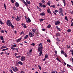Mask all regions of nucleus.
Masks as SVG:
<instances>
[{
	"instance_id": "obj_1",
	"label": "nucleus",
	"mask_w": 73,
	"mask_h": 73,
	"mask_svg": "<svg viewBox=\"0 0 73 73\" xmlns=\"http://www.w3.org/2000/svg\"><path fill=\"white\" fill-rule=\"evenodd\" d=\"M7 24L8 25V26H10V25H11L12 23H11V21L9 20H8L7 21Z\"/></svg>"
},
{
	"instance_id": "obj_2",
	"label": "nucleus",
	"mask_w": 73,
	"mask_h": 73,
	"mask_svg": "<svg viewBox=\"0 0 73 73\" xmlns=\"http://www.w3.org/2000/svg\"><path fill=\"white\" fill-rule=\"evenodd\" d=\"M42 48H43V47H42V46L38 47V52L42 51Z\"/></svg>"
},
{
	"instance_id": "obj_3",
	"label": "nucleus",
	"mask_w": 73,
	"mask_h": 73,
	"mask_svg": "<svg viewBox=\"0 0 73 73\" xmlns=\"http://www.w3.org/2000/svg\"><path fill=\"white\" fill-rule=\"evenodd\" d=\"M17 18H15V19H16V20H17V21H19L20 20L21 18L20 17H19L18 16H17Z\"/></svg>"
},
{
	"instance_id": "obj_4",
	"label": "nucleus",
	"mask_w": 73,
	"mask_h": 73,
	"mask_svg": "<svg viewBox=\"0 0 73 73\" xmlns=\"http://www.w3.org/2000/svg\"><path fill=\"white\" fill-rule=\"evenodd\" d=\"M25 57H24L23 56H22L21 59V60L22 61H25Z\"/></svg>"
},
{
	"instance_id": "obj_5",
	"label": "nucleus",
	"mask_w": 73,
	"mask_h": 73,
	"mask_svg": "<svg viewBox=\"0 0 73 73\" xmlns=\"http://www.w3.org/2000/svg\"><path fill=\"white\" fill-rule=\"evenodd\" d=\"M47 12L48 13H50V14H52L51 11H50V9L48 8L47 9Z\"/></svg>"
},
{
	"instance_id": "obj_6",
	"label": "nucleus",
	"mask_w": 73,
	"mask_h": 73,
	"mask_svg": "<svg viewBox=\"0 0 73 73\" xmlns=\"http://www.w3.org/2000/svg\"><path fill=\"white\" fill-rule=\"evenodd\" d=\"M60 23V21H56L55 23V25H58V24H59Z\"/></svg>"
},
{
	"instance_id": "obj_7",
	"label": "nucleus",
	"mask_w": 73,
	"mask_h": 73,
	"mask_svg": "<svg viewBox=\"0 0 73 73\" xmlns=\"http://www.w3.org/2000/svg\"><path fill=\"white\" fill-rule=\"evenodd\" d=\"M15 5L16 7H18L19 6V4L17 2H16L15 4Z\"/></svg>"
},
{
	"instance_id": "obj_8",
	"label": "nucleus",
	"mask_w": 73,
	"mask_h": 73,
	"mask_svg": "<svg viewBox=\"0 0 73 73\" xmlns=\"http://www.w3.org/2000/svg\"><path fill=\"white\" fill-rule=\"evenodd\" d=\"M22 2L23 3H24L25 4V5H26V6H28V5L27 4V3L25 1L23 0L22 1Z\"/></svg>"
},
{
	"instance_id": "obj_9",
	"label": "nucleus",
	"mask_w": 73,
	"mask_h": 73,
	"mask_svg": "<svg viewBox=\"0 0 73 73\" xmlns=\"http://www.w3.org/2000/svg\"><path fill=\"white\" fill-rule=\"evenodd\" d=\"M47 5H49V6H50V1H49L48 2Z\"/></svg>"
},
{
	"instance_id": "obj_10",
	"label": "nucleus",
	"mask_w": 73,
	"mask_h": 73,
	"mask_svg": "<svg viewBox=\"0 0 73 73\" xmlns=\"http://www.w3.org/2000/svg\"><path fill=\"white\" fill-rule=\"evenodd\" d=\"M0 39L1 40H4V38H3V36H0Z\"/></svg>"
},
{
	"instance_id": "obj_11",
	"label": "nucleus",
	"mask_w": 73,
	"mask_h": 73,
	"mask_svg": "<svg viewBox=\"0 0 73 73\" xmlns=\"http://www.w3.org/2000/svg\"><path fill=\"white\" fill-rule=\"evenodd\" d=\"M40 53H39V56H41V55L42 54V51H40Z\"/></svg>"
},
{
	"instance_id": "obj_12",
	"label": "nucleus",
	"mask_w": 73,
	"mask_h": 73,
	"mask_svg": "<svg viewBox=\"0 0 73 73\" xmlns=\"http://www.w3.org/2000/svg\"><path fill=\"white\" fill-rule=\"evenodd\" d=\"M6 46H3L1 47V49H3L4 48H5Z\"/></svg>"
},
{
	"instance_id": "obj_13",
	"label": "nucleus",
	"mask_w": 73,
	"mask_h": 73,
	"mask_svg": "<svg viewBox=\"0 0 73 73\" xmlns=\"http://www.w3.org/2000/svg\"><path fill=\"white\" fill-rule=\"evenodd\" d=\"M62 1L63 2L64 4V6L66 5V3H65V0H62Z\"/></svg>"
},
{
	"instance_id": "obj_14",
	"label": "nucleus",
	"mask_w": 73,
	"mask_h": 73,
	"mask_svg": "<svg viewBox=\"0 0 73 73\" xmlns=\"http://www.w3.org/2000/svg\"><path fill=\"white\" fill-rule=\"evenodd\" d=\"M41 16H45V13H40Z\"/></svg>"
},
{
	"instance_id": "obj_15",
	"label": "nucleus",
	"mask_w": 73,
	"mask_h": 73,
	"mask_svg": "<svg viewBox=\"0 0 73 73\" xmlns=\"http://www.w3.org/2000/svg\"><path fill=\"white\" fill-rule=\"evenodd\" d=\"M19 64H21V65H23V63L19 61L18 62Z\"/></svg>"
},
{
	"instance_id": "obj_16",
	"label": "nucleus",
	"mask_w": 73,
	"mask_h": 73,
	"mask_svg": "<svg viewBox=\"0 0 73 73\" xmlns=\"http://www.w3.org/2000/svg\"><path fill=\"white\" fill-rule=\"evenodd\" d=\"M56 29H57L59 31H61V29H60L58 28V26H56Z\"/></svg>"
},
{
	"instance_id": "obj_17",
	"label": "nucleus",
	"mask_w": 73,
	"mask_h": 73,
	"mask_svg": "<svg viewBox=\"0 0 73 73\" xmlns=\"http://www.w3.org/2000/svg\"><path fill=\"white\" fill-rule=\"evenodd\" d=\"M59 10L60 11V13H61V12H62V11H63V10L62 9V8H60L59 9Z\"/></svg>"
},
{
	"instance_id": "obj_18",
	"label": "nucleus",
	"mask_w": 73,
	"mask_h": 73,
	"mask_svg": "<svg viewBox=\"0 0 73 73\" xmlns=\"http://www.w3.org/2000/svg\"><path fill=\"white\" fill-rule=\"evenodd\" d=\"M27 20L29 21V23H30V22H31V19H29V18L28 17L27 18Z\"/></svg>"
},
{
	"instance_id": "obj_19",
	"label": "nucleus",
	"mask_w": 73,
	"mask_h": 73,
	"mask_svg": "<svg viewBox=\"0 0 73 73\" xmlns=\"http://www.w3.org/2000/svg\"><path fill=\"white\" fill-rule=\"evenodd\" d=\"M56 59L57 60H58V61H59V62H61V60H60V59H59L57 57V58H56Z\"/></svg>"
},
{
	"instance_id": "obj_20",
	"label": "nucleus",
	"mask_w": 73,
	"mask_h": 73,
	"mask_svg": "<svg viewBox=\"0 0 73 73\" xmlns=\"http://www.w3.org/2000/svg\"><path fill=\"white\" fill-rule=\"evenodd\" d=\"M21 38H20L19 39H18L17 40V42H19L20 41H21Z\"/></svg>"
},
{
	"instance_id": "obj_21",
	"label": "nucleus",
	"mask_w": 73,
	"mask_h": 73,
	"mask_svg": "<svg viewBox=\"0 0 73 73\" xmlns=\"http://www.w3.org/2000/svg\"><path fill=\"white\" fill-rule=\"evenodd\" d=\"M28 35H26L25 36V39H27V38H28Z\"/></svg>"
},
{
	"instance_id": "obj_22",
	"label": "nucleus",
	"mask_w": 73,
	"mask_h": 73,
	"mask_svg": "<svg viewBox=\"0 0 73 73\" xmlns=\"http://www.w3.org/2000/svg\"><path fill=\"white\" fill-rule=\"evenodd\" d=\"M48 54H46V55H45V58H48Z\"/></svg>"
},
{
	"instance_id": "obj_23",
	"label": "nucleus",
	"mask_w": 73,
	"mask_h": 73,
	"mask_svg": "<svg viewBox=\"0 0 73 73\" xmlns=\"http://www.w3.org/2000/svg\"><path fill=\"white\" fill-rule=\"evenodd\" d=\"M15 70H17V71H19V69H18V68H17L16 67H15Z\"/></svg>"
},
{
	"instance_id": "obj_24",
	"label": "nucleus",
	"mask_w": 73,
	"mask_h": 73,
	"mask_svg": "<svg viewBox=\"0 0 73 73\" xmlns=\"http://www.w3.org/2000/svg\"><path fill=\"white\" fill-rule=\"evenodd\" d=\"M32 31H33V32H34V33H36V31H35V29H32Z\"/></svg>"
},
{
	"instance_id": "obj_25",
	"label": "nucleus",
	"mask_w": 73,
	"mask_h": 73,
	"mask_svg": "<svg viewBox=\"0 0 73 73\" xmlns=\"http://www.w3.org/2000/svg\"><path fill=\"white\" fill-rule=\"evenodd\" d=\"M47 28H50L51 27V25H49L47 27Z\"/></svg>"
},
{
	"instance_id": "obj_26",
	"label": "nucleus",
	"mask_w": 73,
	"mask_h": 73,
	"mask_svg": "<svg viewBox=\"0 0 73 73\" xmlns=\"http://www.w3.org/2000/svg\"><path fill=\"white\" fill-rule=\"evenodd\" d=\"M65 20H66L67 21H68V17H65Z\"/></svg>"
},
{
	"instance_id": "obj_27",
	"label": "nucleus",
	"mask_w": 73,
	"mask_h": 73,
	"mask_svg": "<svg viewBox=\"0 0 73 73\" xmlns=\"http://www.w3.org/2000/svg\"><path fill=\"white\" fill-rule=\"evenodd\" d=\"M10 26H11V28H14V26L12 24H11V25H10Z\"/></svg>"
},
{
	"instance_id": "obj_28",
	"label": "nucleus",
	"mask_w": 73,
	"mask_h": 73,
	"mask_svg": "<svg viewBox=\"0 0 73 73\" xmlns=\"http://www.w3.org/2000/svg\"><path fill=\"white\" fill-rule=\"evenodd\" d=\"M39 4L40 5L39 6V7H42V3H40Z\"/></svg>"
},
{
	"instance_id": "obj_29",
	"label": "nucleus",
	"mask_w": 73,
	"mask_h": 73,
	"mask_svg": "<svg viewBox=\"0 0 73 73\" xmlns=\"http://www.w3.org/2000/svg\"><path fill=\"white\" fill-rule=\"evenodd\" d=\"M11 49H12V50H15V48H14L13 47H11Z\"/></svg>"
},
{
	"instance_id": "obj_30",
	"label": "nucleus",
	"mask_w": 73,
	"mask_h": 73,
	"mask_svg": "<svg viewBox=\"0 0 73 73\" xmlns=\"http://www.w3.org/2000/svg\"><path fill=\"white\" fill-rule=\"evenodd\" d=\"M50 7H52V8H55V5H52L50 6Z\"/></svg>"
},
{
	"instance_id": "obj_31",
	"label": "nucleus",
	"mask_w": 73,
	"mask_h": 73,
	"mask_svg": "<svg viewBox=\"0 0 73 73\" xmlns=\"http://www.w3.org/2000/svg\"><path fill=\"white\" fill-rule=\"evenodd\" d=\"M23 27H24L25 28H27V26H26V25H25V24H24Z\"/></svg>"
},
{
	"instance_id": "obj_32",
	"label": "nucleus",
	"mask_w": 73,
	"mask_h": 73,
	"mask_svg": "<svg viewBox=\"0 0 73 73\" xmlns=\"http://www.w3.org/2000/svg\"><path fill=\"white\" fill-rule=\"evenodd\" d=\"M12 46H13V47L15 48V47H16V46H17V45H16V44H14L12 45Z\"/></svg>"
},
{
	"instance_id": "obj_33",
	"label": "nucleus",
	"mask_w": 73,
	"mask_h": 73,
	"mask_svg": "<svg viewBox=\"0 0 73 73\" xmlns=\"http://www.w3.org/2000/svg\"><path fill=\"white\" fill-rule=\"evenodd\" d=\"M61 54H64V51L62 50L61 51Z\"/></svg>"
},
{
	"instance_id": "obj_34",
	"label": "nucleus",
	"mask_w": 73,
	"mask_h": 73,
	"mask_svg": "<svg viewBox=\"0 0 73 73\" xmlns=\"http://www.w3.org/2000/svg\"><path fill=\"white\" fill-rule=\"evenodd\" d=\"M21 57V56L19 55V56H16V58H20V57Z\"/></svg>"
},
{
	"instance_id": "obj_35",
	"label": "nucleus",
	"mask_w": 73,
	"mask_h": 73,
	"mask_svg": "<svg viewBox=\"0 0 73 73\" xmlns=\"http://www.w3.org/2000/svg\"><path fill=\"white\" fill-rule=\"evenodd\" d=\"M31 35L30 36V37H33V36H34V35H33L32 33H31Z\"/></svg>"
},
{
	"instance_id": "obj_36",
	"label": "nucleus",
	"mask_w": 73,
	"mask_h": 73,
	"mask_svg": "<svg viewBox=\"0 0 73 73\" xmlns=\"http://www.w3.org/2000/svg\"><path fill=\"white\" fill-rule=\"evenodd\" d=\"M31 45H33V46H35V44L34 43H33L32 44H31Z\"/></svg>"
},
{
	"instance_id": "obj_37",
	"label": "nucleus",
	"mask_w": 73,
	"mask_h": 73,
	"mask_svg": "<svg viewBox=\"0 0 73 73\" xmlns=\"http://www.w3.org/2000/svg\"><path fill=\"white\" fill-rule=\"evenodd\" d=\"M56 36H60V34L59 33H56Z\"/></svg>"
},
{
	"instance_id": "obj_38",
	"label": "nucleus",
	"mask_w": 73,
	"mask_h": 73,
	"mask_svg": "<svg viewBox=\"0 0 73 73\" xmlns=\"http://www.w3.org/2000/svg\"><path fill=\"white\" fill-rule=\"evenodd\" d=\"M4 7L5 9H7V8H6V5H5V3H4Z\"/></svg>"
},
{
	"instance_id": "obj_39",
	"label": "nucleus",
	"mask_w": 73,
	"mask_h": 73,
	"mask_svg": "<svg viewBox=\"0 0 73 73\" xmlns=\"http://www.w3.org/2000/svg\"><path fill=\"white\" fill-rule=\"evenodd\" d=\"M5 54H7V55H9V53L6 52H5Z\"/></svg>"
},
{
	"instance_id": "obj_40",
	"label": "nucleus",
	"mask_w": 73,
	"mask_h": 73,
	"mask_svg": "<svg viewBox=\"0 0 73 73\" xmlns=\"http://www.w3.org/2000/svg\"><path fill=\"white\" fill-rule=\"evenodd\" d=\"M39 46H41L42 45V43H40L39 44Z\"/></svg>"
},
{
	"instance_id": "obj_41",
	"label": "nucleus",
	"mask_w": 73,
	"mask_h": 73,
	"mask_svg": "<svg viewBox=\"0 0 73 73\" xmlns=\"http://www.w3.org/2000/svg\"><path fill=\"white\" fill-rule=\"evenodd\" d=\"M67 32H71V30L70 29H69L67 30Z\"/></svg>"
},
{
	"instance_id": "obj_42",
	"label": "nucleus",
	"mask_w": 73,
	"mask_h": 73,
	"mask_svg": "<svg viewBox=\"0 0 73 73\" xmlns=\"http://www.w3.org/2000/svg\"><path fill=\"white\" fill-rule=\"evenodd\" d=\"M55 12H56V13H57V12H59V13H60V12H58V11L57 10H55Z\"/></svg>"
},
{
	"instance_id": "obj_43",
	"label": "nucleus",
	"mask_w": 73,
	"mask_h": 73,
	"mask_svg": "<svg viewBox=\"0 0 73 73\" xmlns=\"http://www.w3.org/2000/svg\"><path fill=\"white\" fill-rule=\"evenodd\" d=\"M38 67L39 68V69H40V70H41V67L40 66V65H39L38 66Z\"/></svg>"
},
{
	"instance_id": "obj_44",
	"label": "nucleus",
	"mask_w": 73,
	"mask_h": 73,
	"mask_svg": "<svg viewBox=\"0 0 73 73\" xmlns=\"http://www.w3.org/2000/svg\"><path fill=\"white\" fill-rule=\"evenodd\" d=\"M47 41L48 42H50V40H49V39H48L47 40Z\"/></svg>"
},
{
	"instance_id": "obj_45",
	"label": "nucleus",
	"mask_w": 73,
	"mask_h": 73,
	"mask_svg": "<svg viewBox=\"0 0 73 73\" xmlns=\"http://www.w3.org/2000/svg\"><path fill=\"white\" fill-rule=\"evenodd\" d=\"M32 52V49H31V50H30L29 52V53H31Z\"/></svg>"
},
{
	"instance_id": "obj_46",
	"label": "nucleus",
	"mask_w": 73,
	"mask_h": 73,
	"mask_svg": "<svg viewBox=\"0 0 73 73\" xmlns=\"http://www.w3.org/2000/svg\"><path fill=\"white\" fill-rule=\"evenodd\" d=\"M24 32L22 31V32H21L20 35H21L22 34H24Z\"/></svg>"
},
{
	"instance_id": "obj_47",
	"label": "nucleus",
	"mask_w": 73,
	"mask_h": 73,
	"mask_svg": "<svg viewBox=\"0 0 73 73\" xmlns=\"http://www.w3.org/2000/svg\"><path fill=\"white\" fill-rule=\"evenodd\" d=\"M27 4H31V2L30 1H29V2H27Z\"/></svg>"
},
{
	"instance_id": "obj_48",
	"label": "nucleus",
	"mask_w": 73,
	"mask_h": 73,
	"mask_svg": "<svg viewBox=\"0 0 73 73\" xmlns=\"http://www.w3.org/2000/svg\"><path fill=\"white\" fill-rule=\"evenodd\" d=\"M0 23L1 24H4V23L2 22V21H0Z\"/></svg>"
},
{
	"instance_id": "obj_49",
	"label": "nucleus",
	"mask_w": 73,
	"mask_h": 73,
	"mask_svg": "<svg viewBox=\"0 0 73 73\" xmlns=\"http://www.w3.org/2000/svg\"><path fill=\"white\" fill-rule=\"evenodd\" d=\"M1 33H4V30H2L1 31Z\"/></svg>"
},
{
	"instance_id": "obj_50",
	"label": "nucleus",
	"mask_w": 73,
	"mask_h": 73,
	"mask_svg": "<svg viewBox=\"0 0 73 73\" xmlns=\"http://www.w3.org/2000/svg\"><path fill=\"white\" fill-rule=\"evenodd\" d=\"M42 7H43V8H45V7H46V5H42Z\"/></svg>"
},
{
	"instance_id": "obj_51",
	"label": "nucleus",
	"mask_w": 73,
	"mask_h": 73,
	"mask_svg": "<svg viewBox=\"0 0 73 73\" xmlns=\"http://www.w3.org/2000/svg\"><path fill=\"white\" fill-rule=\"evenodd\" d=\"M42 3H43L44 4V3H45V1H44V0H42Z\"/></svg>"
},
{
	"instance_id": "obj_52",
	"label": "nucleus",
	"mask_w": 73,
	"mask_h": 73,
	"mask_svg": "<svg viewBox=\"0 0 73 73\" xmlns=\"http://www.w3.org/2000/svg\"><path fill=\"white\" fill-rule=\"evenodd\" d=\"M70 48V46H69L68 45H67V49H68V48Z\"/></svg>"
},
{
	"instance_id": "obj_53",
	"label": "nucleus",
	"mask_w": 73,
	"mask_h": 73,
	"mask_svg": "<svg viewBox=\"0 0 73 73\" xmlns=\"http://www.w3.org/2000/svg\"><path fill=\"white\" fill-rule=\"evenodd\" d=\"M11 3H13H13H14V1H13V0H11Z\"/></svg>"
},
{
	"instance_id": "obj_54",
	"label": "nucleus",
	"mask_w": 73,
	"mask_h": 73,
	"mask_svg": "<svg viewBox=\"0 0 73 73\" xmlns=\"http://www.w3.org/2000/svg\"><path fill=\"white\" fill-rule=\"evenodd\" d=\"M15 50H17V52L18 51V50H19V49H18V48H15Z\"/></svg>"
},
{
	"instance_id": "obj_55",
	"label": "nucleus",
	"mask_w": 73,
	"mask_h": 73,
	"mask_svg": "<svg viewBox=\"0 0 73 73\" xmlns=\"http://www.w3.org/2000/svg\"><path fill=\"white\" fill-rule=\"evenodd\" d=\"M67 66H69V67H70L71 66L69 64H67Z\"/></svg>"
},
{
	"instance_id": "obj_56",
	"label": "nucleus",
	"mask_w": 73,
	"mask_h": 73,
	"mask_svg": "<svg viewBox=\"0 0 73 73\" xmlns=\"http://www.w3.org/2000/svg\"><path fill=\"white\" fill-rule=\"evenodd\" d=\"M72 56H73V50H72Z\"/></svg>"
},
{
	"instance_id": "obj_57",
	"label": "nucleus",
	"mask_w": 73,
	"mask_h": 73,
	"mask_svg": "<svg viewBox=\"0 0 73 73\" xmlns=\"http://www.w3.org/2000/svg\"><path fill=\"white\" fill-rule=\"evenodd\" d=\"M71 27H73V22L71 23Z\"/></svg>"
},
{
	"instance_id": "obj_58",
	"label": "nucleus",
	"mask_w": 73,
	"mask_h": 73,
	"mask_svg": "<svg viewBox=\"0 0 73 73\" xmlns=\"http://www.w3.org/2000/svg\"><path fill=\"white\" fill-rule=\"evenodd\" d=\"M31 34H32V33L30 32L29 33V36H31Z\"/></svg>"
},
{
	"instance_id": "obj_59",
	"label": "nucleus",
	"mask_w": 73,
	"mask_h": 73,
	"mask_svg": "<svg viewBox=\"0 0 73 73\" xmlns=\"http://www.w3.org/2000/svg\"><path fill=\"white\" fill-rule=\"evenodd\" d=\"M61 14L62 16H64V14H63V13H61Z\"/></svg>"
},
{
	"instance_id": "obj_60",
	"label": "nucleus",
	"mask_w": 73,
	"mask_h": 73,
	"mask_svg": "<svg viewBox=\"0 0 73 73\" xmlns=\"http://www.w3.org/2000/svg\"><path fill=\"white\" fill-rule=\"evenodd\" d=\"M43 21V19H40V21L41 22V21Z\"/></svg>"
},
{
	"instance_id": "obj_61",
	"label": "nucleus",
	"mask_w": 73,
	"mask_h": 73,
	"mask_svg": "<svg viewBox=\"0 0 73 73\" xmlns=\"http://www.w3.org/2000/svg\"><path fill=\"white\" fill-rule=\"evenodd\" d=\"M10 72L11 73H13V71L12 70H10Z\"/></svg>"
},
{
	"instance_id": "obj_62",
	"label": "nucleus",
	"mask_w": 73,
	"mask_h": 73,
	"mask_svg": "<svg viewBox=\"0 0 73 73\" xmlns=\"http://www.w3.org/2000/svg\"><path fill=\"white\" fill-rule=\"evenodd\" d=\"M64 55H65V56H66V57H67V55H66V53H65L64 54Z\"/></svg>"
},
{
	"instance_id": "obj_63",
	"label": "nucleus",
	"mask_w": 73,
	"mask_h": 73,
	"mask_svg": "<svg viewBox=\"0 0 73 73\" xmlns=\"http://www.w3.org/2000/svg\"><path fill=\"white\" fill-rule=\"evenodd\" d=\"M71 2L72 3V5H73V1H71Z\"/></svg>"
},
{
	"instance_id": "obj_64",
	"label": "nucleus",
	"mask_w": 73,
	"mask_h": 73,
	"mask_svg": "<svg viewBox=\"0 0 73 73\" xmlns=\"http://www.w3.org/2000/svg\"><path fill=\"white\" fill-rule=\"evenodd\" d=\"M21 73H24V72L23 71H21Z\"/></svg>"
}]
</instances>
